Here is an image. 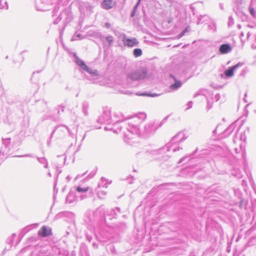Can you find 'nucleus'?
Segmentation results:
<instances>
[{
  "mask_svg": "<svg viewBox=\"0 0 256 256\" xmlns=\"http://www.w3.org/2000/svg\"><path fill=\"white\" fill-rule=\"evenodd\" d=\"M38 162L42 164H45L48 160L46 158L44 157L42 158H39V157H36Z\"/></svg>",
  "mask_w": 256,
  "mask_h": 256,
  "instance_id": "35",
  "label": "nucleus"
},
{
  "mask_svg": "<svg viewBox=\"0 0 256 256\" xmlns=\"http://www.w3.org/2000/svg\"><path fill=\"white\" fill-rule=\"evenodd\" d=\"M42 106L44 107V110L46 108V107H47L46 102V101L42 100Z\"/></svg>",
  "mask_w": 256,
  "mask_h": 256,
  "instance_id": "46",
  "label": "nucleus"
},
{
  "mask_svg": "<svg viewBox=\"0 0 256 256\" xmlns=\"http://www.w3.org/2000/svg\"><path fill=\"white\" fill-rule=\"evenodd\" d=\"M108 184L107 180L104 178L102 177L100 180V182L98 184V188H106L108 186Z\"/></svg>",
  "mask_w": 256,
  "mask_h": 256,
  "instance_id": "23",
  "label": "nucleus"
},
{
  "mask_svg": "<svg viewBox=\"0 0 256 256\" xmlns=\"http://www.w3.org/2000/svg\"><path fill=\"white\" fill-rule=\"evenodd\" d=\"M212 107V102H210V100L207 98V106L206 107V110L208 111Z\"/></svg>",
  "mask_w": 256,
  "mask_h": 256,
  "instance_id": "37",
  "label": "nucleus"
},
{
  "mask_svg": "<svg viewBox=\"0 0 256 256\" xmlns=\"http://www.w3.org/2000/svg\"><path fill=\"white\" fill-rule=\"evenodd\" d=\"M96 172H97V168H96L95 170H93L89 174L88 176V178L90 179V178H92L96 174Z\"/></svg>",
  "mask_w": 256,
  "mask_h": 256,
  "instance_id": "36",
  "label": "nucleus"
},
{
  "mask_svg": "<svg viewBox=\"0 0 256 256\" xmlns=\"http://www.w3.org/2000/svg\"><path fill=\"white\" fill-rule=\"evenodd\" d=\"M112 122L113 120L112 118L110 110L108 108H104L102 114L98 118L97 122L100 124H110Z\"/></svg>",
  "mask_w": 256,
  "mask_h": 256,
  "instance_id": "6",
  "label": "nucleus"
},
{
  "mask_svg": "<svg viewBox=\"0 0 256 256\" xmlns=\"http://www.w3.org/2000/svg\"><path fill=\"white\" fill-rule=\"evenodd\" d=\"M44 164V168H48V161L45 164Z\"/></svg>",
  "mask_w": 256,
  "mask_h": 256,
  "instance_id": "57",
  "label": "nucleus"
},
{
  "mask_svg": "<svg viewBox=\"0 0 256 256\" xmlns=\"http://www.w3.org/2000/svg\"><path fill=\"white\" fill-rule=\"evenodd\" d=\"M58 128V126H56L54 128V130H53V131L51 133V134H50V140L48 141L47 142V144H48V146H50V142H51V139L52 138V136H53V135L54 134V132H56V130Z\"/></svg>",
  "mask_w": 256,
  "mask_h": 256,
  "instance_id": "31",
  "label": "nucleus"
},
{
  "mask_svg": "<svg viewBox=\"0 0 256 256\" xmlns=\"http://www.w3.org/2000/svg\"><path fill=\"white\" fill-rule=\"evenodd\" d=\"M100 126H92V129H100Z\"/></svg>",
  "mask_w": 256,
  "mask_h": 256,
  "instance_id": "54",
  "label": "nucleus"
},
{
  "mask_svg": "<svg viewBox=\"0 0 256 256\" xmlns=\"http://www.w3.org/2000/svg\"><path fill=\"white\" fill-rule=\"evenodd\" d=\"M236 127V124L234 122L230 124L224 131V134L225 135V136H228L230 135V134L232 132V131L234 130Z\"/></svg>",
  "mask_w": 256,
  "mask_h": 256,
  "instance_id": "20",
  "label": "nucleus"
},
{
  "mask_svg": "<svg viewBox=\"0 0 256 256\" xmlns=\"http://www.w3.org/2000/svg\"><path fill=\"white\" fill-rule=\"evenodd\" d=\"M100 39L103 42L104 48L106 46H108V48H110L112 46L114 38L112 36H101Z\"/></svg>",
  "mask_w": 256,
  "mask_h": 256,
  "instance_id": "13",
  "label": "nucleus"
},
{
  "mask_svg": "<svg viewBox=\"0 0 256 256\" xmlns=\"http://www.w3.org/2000/svg\"><path fill=\"white\" fill-rule=\"evenodd\" d=\"M8 4L7 2L4 1L3 0H0V9H6L8 10Z\"/></svg>",
  "mask_w": 256,
  "mask_h": 256,
  "instance_id": "26",
  "label": "nucleus"
},
{
  "mask_svg": "<svg viewBox=\"0 0 256 256\" xmlns=\"http://www.w3.org/2000/svg\"><path fill=\"white\" fill-rule=\"evenodd\" d=\"M58 126V128L60 127H63L66 130H68L69 136H72V132L71 130L67 126H64V125H60V126Z\"/></svg>",
  "mask_w": 256,
  "mask_h": 256,
  "instance_id": "38",
  "label": "nucleus"
},
{
  "mask_svg": "<svg viewBox=\"0 0 256 256\" xmlns=\"http://www.w3.org/2000/svg\"><path fill=\"white\" fill-rule=\"evenodd\" d=\"M72 192H70L68 194L66 198V202L68 204H70L73 202V201L74 200V198L72 196Z\"/></svg>",
  "mask_w": 256,
  "mask_h": 256,
  "instance_id": "27",
  "label": "nucleus"
},
{
  "mask_svg": "<svg viewBox=\"0 0 256 256\" xmlns=\"http://www.w3.org/2000/svg\"><path fill=\"white\" fill-rule=\"evenodd\" d=\"M58 176H57L56 178V180H55V182H54V192H58V188H56V183H57V181H58Z\"/></svg>",
  "mask_w": 256,
  "mask_h": 256,
  "instance_id": "40",
  "label": "nucleus"
},
{
  "mask_svg": "<svg viewBox=\"0 0 256 256\" xmlns=\"http://www.w3.org/2000/svg\"><path fill=\"white\" fill-rule=\"evenodd\" d=\"M114 117L119 118H122L123 115L121 113H115L114 114Z\"/></svg>",
  "mask_w": 256,
  "mask_h": 256,
  "instance_id": "41",
  "label": "nucleus"
},
{
  "mask_svg": "<svg viewBox=\"0 0 256 256\" xmlns=\"http://www.w3.org/2000/svg\"><path fill=\"white\" fill-rule=\"evenodd\" d=\"M86 238H87L89 242H90V240L92 239V237L91 236H87Z\"/></svg>",
  "mask_w": 256,
  "mask_h": 256,
  "instance_id": "55",
  "label": "nucleus"
},
{
  "mask_svg": "<svg viewBox=\"0 0 256 256\" xmlns=\"http://www.w3.org/2000/svg\"><path fill=\"white\" fill-rule=\"evenodd\" d=\"M62 14H60L58 17L54 21V24H58L61 20H62Z\"/></svg>",
  "mask_w": 256,
  "mask_h": 256,
  "instance_id": "39",
  "label": "nucleus"
},
{
  "mask_svg": "<svg viewBox=\"0 0 256 256\" xmlns=\"http://www.w3.org/2000/svg\"><path fill=\"white\" fill-rule=\"evenodd\" d=\"M72 54L74 58V62L78 64L80 68V69L84 72H86L88 74H91L92 76H98V71L96 70H92L88 68L84 60L80 59L76 55V52H72Z\"/></svg>",
  "mask_w": 256,
  "mask_h": 256,
  "instance_id": "5",
  "label": "nucleus"
},
{
  "mask_svg": "<svg viewBox=\"0 0 256 256\" xmlns=\"http://www.w3.org/2000/svg\"><path fill=\"white\" fill-rule=\"evenodd\" d=\"M6 98L8 103L10 104H20L22 102L20 96L12 90L8 92Z\"/></svg>",
  "mask_w": 256,
  "mask_h": 256,
  "instance_id": "8",
  "label": "nucleus"
},
{
  "mask_svg": "<svg viewBox=\"0 0 256 256\" xmlns=\"http://www.w3.org/2000/svg\"><path fill=\"white\" fill-rule=\"evenodd\" d=\"M183 161V158H182L180 160L179 163L182 162Z\"/></svg>",
  "mask_w": 256,
  "mask_h": 256,
  "instance_id": "62",
  "label": "nucleus"
},
{
  "mask_svg": "<svg viewBox=\"0 0 256 256\" xmlns=\"http://www.w3.org/2000/svg\"><path fill=\"white\" fill-rule=\"evenodd\" d=\"M242 63L238 62V64L229 67L227 70H225L224 74L226 77L230 78L234 75V71L237 69L239 66H242Z\"/></svg>",
  "mask_w": 256,
  "mask_h": 256,
  "instance_id": "16",
  "label": "nucleus"
},
{
  "mask_svg": "<svg viewBox=\"0 0 256 256\" xmlns=\"http://www.w3.org/2000/svg\"><path fill=\"white\" fill-rule=\"evenodd\" d=\"M136 95L140 96H147L149 97H155L159 96V94H156V93H151V92H144L142 93L140 92H138L136 94Z\"/></svg>",
  "mask_w": 256,
  "mask_h": 256,
  "instance_id": "22",
  "label": "nucleus"
},
{
  "mask_svg": "<svg viewBox=\"0 0 256 256\" xmlns=\"http://www.w3.org/2000/svg\"><path fill=\"white\" fill-rule=\"evenodd\" d=\"M99 188H96V192H98V196L99 198L102 199L104 198V196L106 194V192L102 190H98Z\"/></svg>",
  "mask_w": 256,
  "mask_h": 256,
  "instance_id": "28",
  "label": "nucleus"
},
{
  "mask_svg": "<svg viewBox=\"0 0 256 256\" xmlns=\"http://www.w3.org/2000/svg\"><path fill=\"white\" fill-rule=\"evenodd\" d=\"M120 209L118 207H116L114 209L110 208L106 210L104 208V216H102L101 219H104L106 223L108 220H112L113 218H116L117 215L120 214Z\"/></svg>",
  "mask_w": 256,
  "mask_h": 256,
  "instance_id": "7",
  "label": "nucleus"
},
{
  "mask_svg": "<svg viewBox=\"0 0 256 256\" xmlns=\"http://www.w3.org/2000/svg\"><path fill=\"white\" fill-rule=\"evenodd\" d=\"M188 108H186V110L190 108L192 106V101H190L187 104Z\"/></svg>",
  "mask_w": 256,
  "mask_h": 256,
  "instance_id": "45",
  "label": "nucleus"
},
{
  "mask_svg": "<svg viewBox=\"0 0 256 256\" xmlns=\"http://www.w3.org/2000/svg\"><path fill=\"white\" fill-rule=\"evenodd\" d=\"M104 216V207L102 205L95 210H88L84 216L85 222L89 224H93L96 221L102 218Z\"/></svg>",
  "mask_w": 256,
  "mask_h": 256,
  "instance_id": "4",
  "label": "nucleus"
},
{
  "mask_svg": "<svg viewBox=\"0 0 256 256\" xmlns=\"http://www.w3.org/2000/svg\"><path fill=\"white\" fill-rule=\"evenodd\" d=\"M142 50L140 48H134L133 50V54L136 58H138L142 55Z\"/></svg>",
  "mask_w": 256,
  "mask_h": 256,
  "instance_id": "25",
  "label": "nucleus"
},
{
  "mask_svg": "<svg viewBox=\"0 0 256 256\" xmlns=\"http://www.w3.org/2000/svg\"><path fill=\"white\" fill-rule=\"evenodd\" d=\"M232 50V48L229 44H222L218 49L219 52L221 54H226L230 52Z\"/></svg>",
  "mask_w": 256,
  "mask_h": 256,
  "instance_id": "17",
  "label": "nucleus"
},
{
  "mask_svg": "<svg viewBox=\"0 0 256 256\" xmlns=\"http://www.w3.org/2000/svg\"><path fill=\"white\" fill-rule=\"evenodd\" d=\"M114 4L112 0H104L102 6L106 10H109L112 8Z\"/></svg>",
  "mask_w": 256,
  "mask_h": 256,
  "instance_id": "18",
  "label": "nucleus"
},
{
  "mask_svg": "<svg viewBox=\"0 0 256 256\" xmlns=\"http://www.w3.org/2000/svg\"><path fill=\"white\" fill-rule=\"evenodd\" d=\"M122 42L124 46L129 48H132L134 46H138L139 42L138 40L135 38H128L125 34H124L122 38Z\"/></svg>",
  "mask_w": 256,
  "mask_h": 256,
  "instance_id": "9",
  "label": "nucleus"
},
{
  "mask_svg": "<svg viewBox=\"0 0 256 256\" xmlns=\"http://www.w3.org/2000/svg\"><path fill=\"white\" fill-rule=\"evenodd\" d=\"M120 122H122V121H121L120 120H116V122L113 124L112 126H105L104 130H112L114 133L118 134L122 129V126H118Z\"/></svg>",
  "mask_w": 256,
  "mask_h": 256,
  "instance_id": "14",
  "label": "nucleus"
},
{
  "mask_svg": "<svg viewBox=\"0 0 256 256\" xmlns=\"http://www.w3.org/2000/svg\"><path fill=\"white\" fill-rule=\"evenodd\" d=\"M217 127L213 130L212 135L215 136L216 134Z\"/></svg>",
  "mask_w": 256,
  "mask_h": 256,
  "instance_id": "53",
  "label": "nucleus"
},
{
  "mask_svg": "<svg viewBox=\"0 0 256 256\" xmlns=\"http://www.w3.org/2000/svg\"><path fill=\"white\" fill-rule=\"evenodd\" d=\"M244 202V200H240V208H242V204H243Z\"/></svg>",
  "mask_w": 256,
  "mask_h": 256,
  "instance_id": "52",
  "label": "nucleus"
},
{
  "mask_svg": "<svg viewBox=\"0 0 256 256\" xmlns=\"http://www.w3.org/2000/svg\"><path fill=\"white\" fill-rule=\"evenodd\" d=\"M28 52V50H24L22 51V52H20V54L21 56H22V55L23 54H24V52Z\"/></svg>",
  "mask_w": 256,
  "mask_h": 256,
  "instance_id": "58",
  "label": "nucleus"
},
{
  "mask_svg": "<svg viewBox=\"0 0 256 256\" xmlns=\"http://www.w3.org/2000/svg\"><path fill=\"white\" fill-rule=\"evenodd\" d=\"M199 95V94L198 93H196L194 94V97H196L198 96Z\"/></svg>",
  "mask_w": 256,
  "mask_h": 256,
  "instance_id": "59",
  "label": "nucleus"
},
{
  "mask_svg": "<svg viewBox=\"0 0 256 256\" xmlns=\"http://www.w3.org/2000/svg\"><path fill=\"white\" fill-rule=\"evenodd\" d=\"M86 136V134H84V136H83V138H82V140H84V139L85 138Z\"/></svg>",
  "mask_w": 256,
  "mask_h": 256,
  "instance_id": "64",
  "label": "nucleus"
},
{
  "mask_svg": "<svg viewBox=\"0 0 256 256\" xmlns=\"http://www.w3.org/2000/svg\"><path fill=\"white\" fill-rule=\"evenodd\" d=\"M58 12V10L55 8L53 11H52V12H53V14H52V16L54 17L55 16H56V13Z\"/></svg>",
  "mask_w": 256,
  "mask_h": 256,
  "instance_id": "48",
  "label": "nucleus"
},
{
  "mask_svg": "<svg viewBox=\"0 0 256 256\" xmlns=\"http://www.w3.org/2000/svg\"><path fill=\"white\" fill-rule=\"evenodd\" d=\"M10 138H2V143L6 146H7L10 143Z\"/></svg>",
  "mask_w": 256,
  "mask_h": 256,
  "instance_id": "34",
  "label": "nucleus"
},
{
  "mask_svg": "<svg viewBox=\"0 0 256 256\" xmlns=\"http://www.w3.org/2000/svg\"><path fill=\"white\" fill-rule=\"evenodd\" d=\"M66 178L68 180V181H69V180H70V176H68L66 177Z\"/></svg>",
  "mask_w": 256,
  "mask_h": 256,
  "instance_id": "61",
  "label": "nucleus"
},
{
  "mask_svg": "<svg viewBox=\"0 0 256 256\" xmlns=\"http://www.w3.org/2000/svg\"><path fill=\"white\" fill-rule=\"evenodd\" d=\"M140 0H138V2H137V4L134 7L133 10H132V12H131V14H130V16L131 17H134L135 16L136 12V10H137L138 6V5L140 4Z\"/></svg>",
  "mask_w": 256,
  "mask_h": 256,
  "instance_id": "30",
  "label": "nucleus"
},
{
  "mask_svg": "<svg viewBox=\"0 0 256 256\" xmlns=\"http://www.w3.org/2000/svg\"><path fill=\"white\" fill-rule=\"evenodd\" d=\"M64 110V106H59L57 108H55L54 111L58 114H60V112H63Z\"/></svg>",
  "mask_w": 256,
  "mask_h": 256,
  "instance_id": "29",
  "label": "nucleus"
},
{
  "mask_svg": "<svg viewBox=\"0 0 256 256\" xmlns=\"http://www.w3.org/2000/svg\"><path fill=\"white\" fill-rule=\"evenodd\" d=\"M252 48H256V46H254V44H252Z\"/></svg>",
  "mask_w": 256,
  "mask_h": 256,
  "instance_id": "63",
  "label": "nucleus"
},
{
  "mask_svg": "<svg viewBox=\"0 0 256 256\" xmlns=\"http://www.w3.org/2000/svg\"><path fill=\"white\" fill-rule=\"evenodd\" d=\"M48 250H49L47 248H44L42 250L41 253L42 254H44V256H51Z\"/></svg>",
  "mask_w": 256,
  "mask_h": 256,
  "instance_id": "32",
  "label": "nucleus"
},
{
  "mask_svg": "<svg viewBox=\"0 0 256 256\" xmlns=\"http://www.w3.org/2000/svg\"><path fill=\"white\" fill-rule=\"evenodd\" d=\"M170 77L173 79L174 82L171 84L169 87L170 89L172 90H176L180 88L182 86V82L180 80H178L172 74H170Z\"/></svg>",
  "mask_w": 256,
  "mask_h": 256,
  "instance_id": "15",
  "label": "nucleus"
},
{
  "mask_svg": "<svg viewBox=\"0 0 256 256\" xmlns=\"http://www.w3.org/2000/svg\"><path fill=\"white\" fill-rule=\"evenodd\" d=\"M48 176H50V177H51L52 176V174H51V173L50 172H48Z\"/></svg>",
  "mask_w": 256,
  "mask_h": 256,
  "instance_id": "60",
  "label": "nucleus"
},
{
  "mask_svg": "<svg viewBox=\"0 0 256 256\" xmlns=\"http://www.w3.org/2000/svg\"><path fill=\"white\" fill-rule=\"evenodd\" d=\"M82 112L84 115L87 116L88 114V103L87 102H84L82 103Z\"/></svg>",
  "mask_w": 256,
  "mask_h": 256,
  "instance_id": "24",
  "label": "nucleus"
},
{
  "mask_svg": "<svg viewBox=\"0 0 256 256\" xmlns=\"http://www.w3.org/2000/svg\"><path fill=\"white\" fill-rule=\"evenodd\" d=\"M74 36L76 38H80V37H81V34H75V35Z\"/></svg>",
  "mask_w": 256,
  "mask_h": 256,
  "instance_id": "51",
  "label": "nucleus"
},
{
  "mask_svg": "<svg viewBox=\"0 0 256 256\" xmlns=\"http://www.w3.org/2000/svg\"><path fill=\"white\" fill-rule=\"evenodd\" d=\"M140 116L142 120L135 117L130 122L124 124L126 126L128 125L126 128V132L124 133V140L128 144H134L136 142L134 140L138 137L148 138L154 134L156 131V126L153 123L148 124L144 126L143 129H140L142 122L146 118V115L140 114Z\"/></svg>",
  "mask_w": 256,
  "mask_h": 256,
  "instance_id": "1",
  "label": "nucleus"
},
{
  "mask_svg": "<svg viewBox=\"0 0 256 256\" xmlns=\"http://www.w3.org/2000/svg\"><path fill=\"white\" fill-rule=\"evenodd\" d=\"M89 190L88 187H86V188H82L80 186H78L76 187V190L78 193L80 194V200H83L84 198H86L88 197L86 194H84L86 192H88ZM88 196H90L92 195V191L90 190L88 192Z\"/></svg>",
  "mask_w": 256,
  "mask_h": 256,
  "instance_id": "12",
  "label": "nucleus"
},
{
  "mask_svg": "<svg viewBox=\"0 0 256 256\" xmlns=\"http://www.w3.org/2000/svg\"><path fill=\"white\" fill-rule=\"evenodd\" d=\"M104 26L106 28H109L110 27V24L108 22H106L104 24Z\"/></svg>",
  "mask_w": 256,
  "mask_h": 256,
  "instance_id": "50",
  "label": "nucleus"
},
{
  "mask_svg": "<svg viewBox=\"0 0 256 256\" xmlns=\"http://www.w3.org/2000/svg\"><path fill=\"white\" fill-rule=\"evenodd\" d=\"M87 173V172H84V174H78L76 177V178H82V176H84V175H86Z\"/></svg>",
  "mask_w": 256,
  "mask_h": 256,
  "instance_id": "47",
  "label": "nucleus"
},
{
  "mask_svg": "<svg viewBox=\"0 0 256 256\" xmlns=\"http://www.w3.org/2000/svg\"><path fill=\"white\" fill-rule=\"evenodd\" d=\"M234 19L232 18V16L230 17L229 21H228V26H230V25H232L234 24Z\"/></svg>",
  "mask_w": 256,
  "mask_h": 256,
  "instance_id": "44",
  "label": "nucleus"
},
{
  "mask_svg": "<svg viewBox=\"0 0 256 256\" xmlns=\"http://www.w3.org/2000/svg\"><path fill=\"white\" fill-rule=\"evenodd\" d=\"M187 138V136L186 134L182 132H178L175 136L172 139L171 141L167 144L164 146L162 147L158 150L152 151V154H158L163 153L166 151L169 152L172 150L173 152H176L182 148H180L177 145V143H180L184 142Z\"/></svg>",
  "mask_w": 256,
  "mask_h": 256,
  "instance_id": "2",
  "label": "nucleus"
},
{
  "mask_svg": "<svg viewBox=\"0 0 256 256\" xmlns=\"http://www.w3.org/2000/svg\"><path fill=\"white\" fill-rule=\"evenodd\" d=\"M181 5L176 2H172L170 5V14L178 16L180 13Z\"/></svg>",
  "mask_w": 256,
  "mask_h": 256,
  "instance_id": "11",
  "label": "nucleus"
},
{
  "mask_svg": "<svg viewBox=\"0 0 256 256\" xmlns=\"http://www.w3.org/2000/svg\"><path fill=\"white\" fill-rule=\"evenodd\" d=\"M188 32V28H186L182 32H181L180 34H179L180 38V37L182 36H184L185 33L186 32Z\"/></svg>",
  "mask_w": 256,
  "mask_h": 256,
  "instance_id": "42",
  "label": "nucleus"
},
{
  "mask_svg": "<svg viewBox=\"0 0 256 256\" xmlns=\"http://www.w3.org/2000/svg\"><path fill=\"white\" fill-rule=\"evenodd\" d=\"M210 20V16L207 14L200 15L198 18V24L208 22Z\"/></svg>",
  "mask_w": 256,
  "mask_h": 256,
  "instance_id": "19",
  "label": "nucleus"
},
{
  "mask_svg": "<svg viewBox=\"0 0 256 256\" xmlns=\"http://www.w3.org/2000/svg\"><path fill=\"white\" fill-rule=\"evenodd\" d=\"M148 78V70L146 68H142L131 72L126 74V80L130 87H134L138 86L135 84L140 80Z\"/></svg>",
  "mask_w": 256,
  "mask_h": 256,
  "instance_id": "3",
  "label": "nucleus"
},
{
  "mask_svg": "<svg viewBox=\"0 0 256 256\" xmlns=\"http://www.w3.org/2000/svg\"><path fill=\"white\" fill-rule=\"evenodd\" d=\"M52 234V228L46 226H42L38 232V235L42 238L48 237Z\"/></svg>",
  "mask_w": 256,
  "mask_h": 256,
  "instance_id": "10",
  "label": "nucleus"
},
{
  "mask_svg": "<svg viewBox=\"0 0 256 256\" xmlns=\"http://www.w3.org/2000/svg\"><path fill=\"white\" fill-rule=\"evenodd\" d=\"M256 0H252L251 2H250V4L248 8L249 12H250V15L254 18L255 17V16H256V13H255L254 7V5L256 3Z\"/></svg>",
  "mask_w": 256,
  "mask_h": 256,
  "instance_id": "21",
  "label": "nucleus"
},
{
  "mask_svg": "<svg viewBox=\"0 0 256 256\" xmlns=\"http://www.w3.org/2000/svg\"><path fill=\"white\" fill-rule=\"evenodd\" d=\"M13 157H18V158H34V156L32 154H26L24 155H18V156H14Z\"/></svg>",
  "mask_w": 256,
  "mask_h": 256,
  "instance_id": "33",
  "label": "nucleus"
},
{
  "mask_svg": "<svg viewBox=\"0 0 256 256\" xmlns=\"http://www.w3.org/2000/svg\"><path fill=\"white\" fill-rule=\"evenodd\" d=\"M246 138L244 136V135L242 134H240V139L241 140H245Z\"/></svg>",
  "mask_w": 256,
  "mask_h": 256,
  "instance_id": "49",
  "label": "nucleus"
},
{
  "mask_svg": "<svg viewBox=\"0 0 256 256\" xmlns=\"http://www.w3.org/2000/svg\"><path fill=\"white\" fill-rule=\"evenodd\" d=\"M220 94H217L214 96V98L216 102H217L220 99Z\"/></svg>",
  "mask_w": 256,
  "mask_h": 256,
  "instance_id": "43",
  "label": "nucleus"
},
{
  "mask_svg": "<svg viewBox=\"0 0 256 256\" xmlns=\"http://www.w3.org/2000/svg\"><path fill=\"white\" fill-rule=\"evenodd\" d=\"M92 246H93L94 248H98V244H96V243H93Z\"/></svg>",
  "mask_w": 256,
  "mask_h": 256,
  "instance_id": "56",
  "label": "nucleus"
}]
</instances>
